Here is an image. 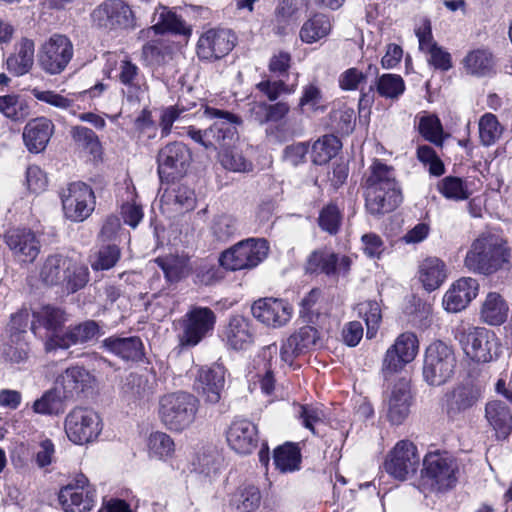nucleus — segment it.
<instances>
[{"label":"nucleus","instance_id":"2eb2a0df","mask_svg":"<svg viewBox=\"0 0 512 512\" xmlns=\"http://www.w3.org/2000/svg\"><path fill=\"white\" fill-rule=\"evenodd\" d=\"M484 387L472 380L455 385L443 398L442 408L450 419L475 407L484 397Z\"/></svg>","mask_w":512,"mask_h":512},{"label":"nucleus","instance_id":"f3484780","mask_svg":"<svg viewBox=\"0 0 512 512\" xmlns=\"http://www.w3.org/2000/svg\"><path fill=\"white\" fill-rule=\"evenodd\" d=\"M456 338L462 345L465 354L477 362H489L493 358V350L498 346L494 332L482 327L463 328Z\"/></svg>","mask_w":512,"mask_h":512},{"label":"nucleus","instance_id":"680f3d73","mask_svg":"<svg viewBox=\"0 0 512 512\" xmlns=\"http://www.w3.org/2000/svg\"><path fill=\"white\" fill-rule=\"evenodd\" d=\"M30 353L29 343L25 338L12 339L8 337L3 346L2 355L4 359L13 364H20L27 361Z\"/></svg>","mask_w":512,"mask_h":512},{"label":"nucleus","instance_id":"5701e85b","mask_svg":"<svg viewBox=\"0 0 512 512\" xmlns=\"http://www.w3.org/2000/svg\"><path fill=\"white\" fill-rule=\"evenodd\" d=\"M66 321L67 317L63 309L45 305L33 311L30 329L35 336L47 337L48 340L51 337L60 336L59 331Z\"/></svg>","mask_w":512,"mask_h":512},{"label":"nucleus","instance_id":"f8f14e48","mask_svg":"<svg viewBox=\"0 0 512 512\" xmlns=\"http://www.w3.org/2000/svg\"><path fill=\"white\" fill-rule=\"evenodd\" d=\"M103 428L99 414L93 409L75 407L65 417L64 429L70 441L83 445L94 441Z\"/></svg>","mask_w":512,"mask_h":512},{"label":"nucleus","instance_id":"09e8293b","mask_svg":"<svg viewBox=\"0 0 512 512\" xmlns=\"http://www.w3.org/2000/svg\"><path fill=\"white\" fill-rule=\"evenodd\" d=\"M260 503L261 493L254 485L239 487L230 498V506L238 512H253Z\"/></svg>","mask_w":512,"mask_h":512},{"label":"nucleus","instance_id":"dca6fc26","mask_svg":"<svg viewBox=\"0 0 512 512\" xmlns=\"http://www.w3.org/2000/svg\"><path fill=\"white\" fill-rule=\"evenodd\" d=\"M73 57V45L64 35L51 36L39 49L38 63L50 75L60 74Z\"/></svg>","mask_w":512,"mask_h":512},{"label":"nucleus","instance_id":"69168bd1","mask_svg":"<svg viewBox=\"0 0 512 512\" xmlns=\"http://www.w3.org/2000/svg\"><path fill=\"white\" fill-rule=\"evenodd\" d=\"M358 314L367 325V336L373 337L379 327L382 315L378 302L369 300L358 304Z\"/></svg>","mask_w":512,"mask_h":512},{"label":"nucleus","instance_id":"7ed1b4c3","mask_svg":"<svg viewBox=\"0 0 512 512\" xmlns=\"http://www.w3.org/2000/svg\"><path fill=\"white\" fill-rule=\"evenodd\" d=\"M402 202L401 190L395 178L394 169L379 160L370 167L365 182V206L374 216L392 212Z\"/></svg>","mask_w":512,"mask_h":512},{"label":"nucleus","instance_id":"0e129e2a","mask_svg":"<svg viewBox=\"0 0 512 512\" xmlns=\"http://www.w3.org/2000/svg\"><path fill=\"white\" fill-rule=\"evenodd\" d=\"M219 162L223 168L233 172H250L253 165L241 152L229 148L219 150Z\"/></svg>","mask_w":512,"mask_h":512},{"label":"nucleus","instance_id":"a19ab883","mask_svg":"<svg viewBox=\"0 0 512 512\" xmlns=\"http://www.w3.org/2000/svg\"><path fill=\"white\" fill-rule=\"evenodd\" d=\"M69 255L56 253L49 255L43 262L39 278L47 286H60L66 268L69 266Z\"/></svg>","mask_w":512,"mask_h":512},{"label":"nucleus","instance_id":"6e6552de","mask_svg":"<svg viewBox=\"0 0 512 512\" xmlns=\"http://www.w3.org/2000/svg\"><path fill=\"white\" fill-rule=\"evenodd\" d=\"M457 460L448 452H429L423 459L422 481L431 491H446L458 481Z\"/></svg>","mask_w":512,"mask_h":512},{"label":"nucleus","instance_id":"3c124183","mask_svg":"<svg viewBox=\"0 0 512 512\" xmlns=\"http://www.w3.org/2000/svg\"><path fill=\"white\" fill-rule=\"evenodd\" d=\"M0 112L11 121L22 122L29 116L30 109L19 95L8 94L0 96Z\"/></svg>","mask_w":512,"mask_h":512},{"label":"nucleus","instance_id":"49530a36","mask_svg":"<svg viewBox=\"0 0 512 512\" xmlns=\"http://www.w3.org/2000/svg\"><path fill=\"white\" fill-rule=\"evenodd\" d=\"M169 282H177L191 271L190 259L186 255H169L155 260Z\"/></svg>","mask_w":512,"mask_h":512},{"label":"nucleus","instance_id":"864d4df0","mask_svg":"<svg viewBox=\"0 0 512 512\" xmlns=\"http://www.w3.org/2000/svg\"><path fill=\"white\" fill-rule=\"evenodd\" d=\"M301 455L296 445L286 443L274 450V464L281 472H293L299 469Z\"/></svg>","mask_w":512,"mask_h":512},{"label":"nucleus","instance_id":"58836bf2","mask_svg":"<svg viewBox=\"0 0 512 512\" xmlns=\"http://www.w3.org/2000/svg\"><path fill=\"white\" fill-rule=\"evenodd\" d=\"M59 501L65 512H89L95 503V492L82 491L68 484L60 490Z\"/></svg>","mask_w":512,"mask_h":512},{"label":"nucleus","instance_id":"f704fd0d","mask_svg":"<svg viewBox=\"0 0 512 512\" xmlns=\"http://www.w3.org/2000/svg\"><path fill=\"white\" fill-rule=\"evenodd\" d=\"M5 239L14 255L22 262L34 261L40 252L39 241L31 230H10L6 234Z\"/></svg>","mask_w":512,"mask_h":512},{"label":"nucleus","instance_id":"393cba45","mask_svg":"<svg viewBox=\"0 0 512 512\" xmlns=\"http://www.w3.org/2000/svg\"><path fill=\"white\" fill-rule=\"evenodd\" d=\"M412 395L409 383L400 379L391 389L385 401V413L390 423L402 424L410 413Z\"/></svg>","mask_w":512,"mask_h":512},{"label":"nucleus","instance_id":"13d9d810","mask_svg":"<svg viewBox=\"0 0 512 512\" xmlns=\"http://www.w3.org/2000/svg\"><path fill=\"white\" fill-rule=\"evenodd\" d=\"M238 232L237 220L227 214L214 217L210 224V233L218 242H227Z\"/></svg>","mask_w":512,"mask_h":512},{"label":"nucleus","instance_id":"39448f33","mask_svg":"<svg viewBox=\"0 0 512 512\" xmlns=\"http://www.w3.org/2000/svg\"><path fill=\"white\" fill-rule=\"evenodd\" d=\"M296 84H288L282 78L273 79L265 76L255 85V89L264 100L255 101L250 104L249 117L259 125L277 123L282 121L290 111V105L286 101H277L284 95H292L296 91Z\"/></svg>","mask_w":512,"mask_h":512},{"label":"nucleus","instance_id":"72a5a7b5","mask_svg":"<svg viewBox=\"0 0 512 512\" xmlns=\"http://www.w3.org/2000/svg\"><path fill=\"white\" fill-rule=\"evenodd\" d=\"M484 418L494 431L497 440H506L512 432V412L501 400H490L485 404Z\"/></svg>","mask_w":512,"mask_h":512},{"label":"nucleus","instance_id":"6e6d98bb","mask_svg":"<svg viewBox=\"0 0 512 512\" xmlns=\"http://www.w3.org/2000/svg\"><path fill=\"white\" fill-rule=\"evenodd\" d=\"M303 0H280L275 9V27L276 34H283L286 26L296 18Z\"/></svg>","mask_w":512,"mask_h":512},{"label":"nucleus","instance_id":"9b49d317","mask_svg":"<svg viewBox=\"0 0 512 512\" xmlns=\"http://www.w3.org/2000/svg\"><path fill=\"white\" fill-rule=\"evenodd\" d=\"M94 27L104 32L134 29L135 15L131 7L122 0H106L91 13Z\"/></svg>","mask_w":512,"mask_h":512},{"label":"nucleus","instance_id":"de8ad7c7","mask_svg":"<svg viewBox=\"0 0 512 512\" xmlns=\"http://www.w3.org/2000/svg\"><path fill=\"white\" fill-rule=\"evenodd\" d=\"M331 30V22L327 15L314 14L300 29V38L303 42L312 44L326 37Z\"/></svg>","mask_w":512,"mask_h":512},{"label":"nucleus","instance_id":"412c9836","mask_svg":"<svg viewBox=\"0 0 512 512\" xmlns=\"http://www.w3.org/2000/svg\"><path fill=\"white\" fill-rule=\"evenodd\" d=\"M418 352V340L415 334L405 332L400 334L395 343L388 348L383 359L382 370L385 375L401 370L414 360Z\"/></svg>","mask_w":512,"mask_h":512},{"label":"nucleus","instance_id":"c9c22d12","mask_svg":"<svg viewBox=\"0 0 512 512\" xmlns=\"http://www.w3.org/2000/svg\"><path fill=\"white\" fill-rule=\"evenodd\" d=\"M53 132L52 121L45 117H38L25 125L22 137L25 146L31 153H40L46 148Z\"/></svg>","mask_w":512,"mask_h":512},{"label":"nucleus","instance_id":"a878e982","mask_svg":"<svg viewBox=\"0 0 512 512\" xmlns=\"http://www.w3.org/2000/svg\"><path fill=\"white\" fill-rule=\"evenodd\" d=\"M100 332L98 324L88 320L69 328L61 336H54L45 341L46 352L68 349L73 345L84 344L95 338Z\"/></svg>","mask_w":512,"mask_h":512},{"label":"nucleus","instance_id":"7c9ffc66","mask_svg":"<svg viewBox=\"0 0 512 512\" xmlns=\"http://www.w3.org/2000/svg\"><path fill=\"white\" fill-rule=\"evenodd\" d=\"M101 348L124 361H139L144 355V346L138 336L112 335L102 340Z\"/></svg>","mask_w":512,"mask_h":512},{"label":"nucleus","instance_id":"79ce46f5","mask_svg":"<svg viewBox=\"0 0 512 512\" xmlns=\"http://www.w3.org/2000/svg\"><path fill=\"white\" fill-rule=\"evenodd\" d=\"M463 66L467 74L476 77H487L495 73L493 55L486 49L469 52L463 59Z\"/></svg>","mask_w":512,"mask_h":512},{"label":"nucleus","instance_id":"b1692460","mask_svg":"<svg viewBox=\"0 0 512 512\" xmlns=\"http://www.w3.org/2000/svg\"><path fill=\"white\" fill-rule=\"evenodd\" d=\"M118 79L122 84V94L131 105L138 104L147 91L144 75L139 67L129 59H123L118 67Z\"/></svg>","mask_w":512,"mask_h":512},{"label":"nucleus","instance_id":"1a4fd4ad","mask_svg":"<svg viewBox=\"0 0 512 512\" xmlns=\"http://www.w3.org/2000/svg\"><path fill=\"white\" fill-rule=\"evenodd\" d=\"M269 244L265 239L248 238L221 253L220 265L230 271L252 269L268 255Z\"/></svg>","mask_w":512,"mask_h":512},{"label":"nucleus","instance_id":"c756f323","mask_svg":"<svg viewBox=\"0 0 512 512\" xmlns=\"http://www.w3.org/2000/svg\"><path fill=\"white\" fill-rule=\"evenodd\" d=\"M416 36L419 49L428 55L427 61L431 66L441 71H448L452 67L450 53L438 46L433 40L429 21H425L421 27L416 29Z\"/></svg>","mask_w":512,"mask_h":512},{"label":"nucleus","instance_id":"052dcab7","mask_svg":"<svg viewBox=\"0 0 512 512\" xmlns=\"http://www.w3.org/2000/svg\"><path fill=\"white\" fill-rule=\"evenodd\" d=\"M31 93L38 101L62 110L71 109L77 100L76 93H69L68 96H64L52 90H40L39 88H33Z\"/></svg>","mask_w":512,"mask_h":512},{"label":"nucleus","instance_id":"aec40b11","mask_svg":"<svg viewBox=\"0 0 512 512\" xmlns=\"http://www.w3.org/2000/svg\"><path fill=\"white\" fill-rule=\"evenodd\" d=\"M236 36L228 29H210L197 43V55L202 60L215 61L226 56L235 46Z\"/></svg>","mask_w":512,"mask_h":512},{"label":"nucleus","instance_id":"4468645a","mask_svg":"<svg viewBox=\"0 0 512 512\" xmlns=\"http://www.w3.org/2000/svg\"><path fill=\"white\" fill-rule=\"evenodd\" d=\"M419 464L420 456L415 444L400 440L387 454L383 467L391 477L404 481L417 472Z\"/></svg>","mask_w":512,"mask_h":512},{"label":"nucleus","instance_id":"603ef678","mask_svg":"<svg viewBox=\"0 0 512 512\" xmlns=\"http://www.w3.org/2000/svg\"><path fill=\"white\" fill-rule=\"evenodd\" d=\"M156 34H164L165 32H172L175 34H190V28L186 27L185 23L166 7H161L158 10L157 22L152 26Z\"/></svg>","mask_w":512,"mask_h":512},{"label":"nucleus","instance_id":"c03bdc74","mask_svg":"<svg viewBox=\"0 0 512 512\" xmlns=\"http://www.w3.org/2000/svg\"><path fill=\"white\" fill-rule=\"evenodd\" d=\"M69 267L66 268L60 287L68 294L76 293L83 289L90 279V273L87 265L75 257H70Z\"/></svg>","mask_w":512,"mask_h":512},{"label":"nucleus","instance_id":"a18cd8bd","mask_svg":"<svg viewBox=\"0 0 512 512\" xmlns=\"http://www.w3.org/2000/svg\"><path fill=\"white\" fill-rule=\"evenodd\" d=\"M154 380L155 377L147 371L144 373L132 372L125 378L122 391L131 399L147 397L153 392Z\"/></svg>","mask_w":512,"mask_h":512},{"label":"nucleus","instance_id":"473e14b6","mask_svg":"<svg viewBox=\"0 0 512 512\" xmlns=\"http://www.w3.org/2000/svg\"><path fill=\"white\" fill-rule=\"evenodd\" d=\"M318 332L311 326H303L282 342L280 359L292 365L294 359L316 343Z\"/></svg>","mask_w":512,"mask_h":512},{"label":"nucleus","instance_id":"bf43d9fd","mask_svg":"<svg viewBox=\"0 0 512 512\" xmlns=\"http://www.w3.org/2000/svg\"><path fill=\"white\" fill-rule=\"evenodd\" d=\"M438 191L449 200L462 201L470 196L466 183L459 177L447 176L437 185Z\"/></svg>","mask_w":512,"mask_h":512},{"label":"nucleus","instance_id":"c85d7f7f","mask_svg":"<svg viewBox=\"0 0 512 512\" xmlns=\"http://www.w3.org/2000/svg\"><path fill=\"white\" fill-rule=\"evenodd\" d=\"M479 284L476 279L464 277L452 284L443 297V306L446 311L457 313L465 309L477 296Z\"/></svg>","mask_w":512,"mask_h":512},{"label":"nucleus","instance_id":"423d86ee","mask_svg":"<svg viewBox=\"0 0 512 512\" xmlns=\"http://www.w3.org/2000/svg\"><path fill=\"white\" fill-rule=\"evenodd\" d=\"M199 409V400L187 392L164 395L159 400L158 414L169 430L181 432L190 427Z\"/></svg>","mask_w":512,"mask_h":512},{"label":"nucleus","instance_id":"ddd939ff","mask_svg":"<svg viewBox=\"0 0 512 512\" xmlns=\"http://www.w3.org/2000/svg\"><path fill=\"white\" fill-rule=\"evenodd\" d=\"M62 209L67 219L82 222L95 208V195L92 188L84 182L69 183L59 193Z\"/></svg>","mask_w":512,"mask_h":512},{"label":"nucleus","instance_id":"9d476101","mask_svg":"<svg viewBox=\"0 0 512 512\" xmlns=\"http://www.w3.org/2000/svg\"><path fill=\"white\" fill-rule=\"evenodd\" d=\"M455 366L456 358L450 346L442 341H435L427 347L423 377L429 385L445 384L452 377Z\"/></svg>","mask_w":512,"mask_h":512},{"label":"nucleus","instance_id":"ea45409f","mask_svg":"<svg viewBox=\"0 0 512 512\" xmlns=\"http://www.w3.org/2000/svg\"><path fill=\"white\" fill-rule=\"evenodd\" d=\"M419 280L425 290L431 292L438 289L447 278L445 263L437 257H427L419 265Z\"/></svg>","mask_w":512,"mask_h":512},{"label":"nucleus","instance_id":"37998d69","mask_svg":"<svg viewBox=\"0 0 512 512\" xmlns=\"http://www.w3.org/2000/svg\"><path fill=\"white\" fill-rule=\"evenodd\" d=\"M509 306L504 298L496 292L487 294L480 311L483 322L489 325H501L508 317Z\"/></svg>","mask_w":512,"mask_h":512},{"label":"nucleus","instance_id":"cd10ccee","mask_svg":"<svg viewBox=\"0 0 512 512\" xmlns=\"http://www.w3.org/2000/svg\"><path fill=\"white\" fill-rule=\"evenodd\" d=\"M195 385L197 390L205 396L207 402L217 403L225 385L224 366L214 363L211 366L201 367Z\"/></svg>","mask_w":512,"mask_h":512},{"label":"nucleus","instance_id":"4be33fe9","mask_svg":"<svg viewBox=\"0 0 512 512\" xmlns=\"http://www.w3.org/2000/svg\"><path fill=\"white\" fill-rule=\"evenodd\" d=\"M292 311V306L288 302L272 297L259 299L251 307L256 320L273 328L286 325L292 317Z\"/></svg>","mask_w":512,"mask_h":512},{"label":"nucleus","instance_id":"20e7f679","mask_svg":"<svg viewBox=\"0 0 512 512\" xmlns=\"http://www.w3.org/2000/svg\"><path fill=\"white\" fill-rule=\"evenodd\" d=\"M465 265L474 272L491 275L511 269V250L498 234L483 233L475 239L466 254Z\"/></svg>","mask_w":512,"mask_h":512},{"label":"nucleus","instance_id":"a211bd4d","mask_svg":"<svg viewBox=\"0 0 512 512\" xmlns=\"http://www.w3.org/2000/svg\"><path fill=\"white\" fill-rule=\"evenodd\" d=\"M191 159L189 148L182 142H171L165 145L157 155L158 174L161 181L170 182L183 176Z\"/></svg>","mask_w":512,"mask_h":512},{"label":"nucleus","instance_id":"4d7b16f0","mask_svg":"<svg viewBox=\"0 0 512 512\" xmlns=\"http://www.w3.org/2000/svg\"><path fill=\"white\" fill-rule=\"evenodd\" d=\"M121 250L116 244L102 245L93 256H91V268L94 271H105L113 268L120 260Z\"/></svg>","mask_w":512,"mask_h":512},{"label":"nucleus","instance_id":"f03ea898","mask_svg":"<svg viewBox=\"0 0 512 512\" xmlns=\"http://www.w3.org/2000/svg\"><path fill=\"white\" fill-rule=\"evenodd\" d=\"M204 115L213 120L209 128L201 130L195 126L180 128L176 125V133L187 135L207 150L230 148L237 139V126L242 123L241 119L231 112L209 106L205 108Z\"/></svg>","mask_w":512,"mask_h":512},{"label":"nucleus","instance_id":"f257e3e1","mask_svg":"<svg viewBox=\"0 0 512 512\" xmlns=\"http://www.w3.org/2000/svg\"><path fill=\"white\" fill-rule=\"evenodd\" d=\"M90 373L80 366H71L58 374L52 388L33 403L32 409L41 415H58L67 405L78 399L90 385Z\"/></svg>","mask_w":512,"mask_h":512},{"label":"nucleus","instance_id":"6ab92c4d","mask_svg":"<svg viewBox=\"0 0 512 512\" xmlns=\"http://www.w3.org/2000/svg\"><path fill=\"white\" fill-rule=\"evenodd\" d=\"M351 258L327 249L313 251L306 263L308 273L324 274L330 278L346 277L351 268Z\"/></svg>","mask_w":512,"mask_h":512},{"label":"nucleus","instance_id":"8fccbe9b","mask_svg":"<svg viewBox=\"0 0 512 512\" xmlns=\"http://www.w3.org/2000/svg\"><path fill=\"white\" fill-rule=\"evenodd\" d=\"M340 140L334 135H324L312 146L311 158L314 164L324 165L335 157L341 149Z\"/></svg>","mask_w":512,"mask_h":512},{"label":"nucleus","instance_id":"bb28decb","mask_svg":"<svg viewBox=\"0 0 512 512\" xmlns=\"http://www.w3.org/2000/svg\"><path fill=\"white\" fill-rule=\"evenodd\" d=\"M229 446L239 454H250L258 444L256 425L247 419L234 420L226 433Z\"/></svg>","mask_w":512,"mask_h":512},{"label":"nucleus","instance_id":"e433bc0d","mask_svg":"<svg viewBox=\"0 0 512 512\" xmlns=\"http://www.w3.org/2000/svg\"><path fill=\"white\" fill-rule=\"evenodd\" d=\"M254 340L250 322L240 315L232 316L223 331V341L233 350H245Z\"/></svg>","mask_w":512,"mask_h":512},{"label":"nucleus","instance_id":"5fc2aeb1","mask_svg":"<svg viewBox=\"0 0 512 512\" xmlns=\"http://www.w3.org/2000/svg\"><path fill=\"white\" fill-rule=\"evenodd\" d=\"M479 138L483 146L494 145L502 136L504 128L492 113H485L478 123Z\"/></svg>","mask_w":512,"mask_h":512},{"label":"nucleus","instance_id":"338daca9","mask_svg":"<svg viewBox=\"0 0 512 512\" xmlns=\"http://www.w3.org/2000/svg\"><path fill=\"white\" fill-rule=\"evenodd\" d=\"M150 454L162 459L173 454L175 445L173 439L164 432L152 433L148 439Z\"/></svg>","mask_w":512,"mask_h":512},{"label":"nucleus","instance_id":"2f4dec72","mask_svg":"<svg viewBox=\"0 0 512 512\" xmlns=\"http://www.w3.org/2000/svg\"><path fill=\"white\" fill-rule=\"evenodd\" d=\"M318 332L311 326H303L282 342L280 359L292 365L294 359L316 343Z\"/></svg>","mask_w":512,"mask_h":512},{"label":"nucleus","instance_id":"e2e57ef3","mask_svg":"<svg viewBox=\"0 0 512 512\" xmlns=\"http://www.w3.org/2000/svg\"><path fill=\"white\" fill-rule=\"evenodd\" d=\"M405 91L403 78L397 74H383L377 80V92L380 96L398 99Z\"/></svg>","mask_w":512,"mask_h":512},{"label":"nucleus","instance_id":"774afa93","mask_svg":"<svg viewBox=\"0 0 512 512\" xmlns=\"http://www.w3.org/2000/svg\"><path fill=\"white\" fill-rule=\"evenodd\" d=\"M187 109L180 104L165 107L160 112L159 126L161 136L167 137L172 132L173 124L186 117Z\"/></svg>","mask_w":512,"mask_h":512},{"label":"nucleus","instance_id":"0eeeda50","mask_svg":"<svg viewBox=\"0 0 512 512\" xmlns=\"http://www.w3.org/2000/svg\"><path fill=\"white\" fill-rule=\"evenodd\" d=\"M216 314L209 307L193 306L176 322L178 345L181 349L197 346L215 328Z\"/></svg>","mask_w":512,"mask_h":512},{"label":"nucleus","instance_id":"4c0bfd02","mask_svg":"<svg viewBox=\"0 0 512 512\" xmlns=\"http://www.w3.org/2000/svg\"><path fill=\"white\" fill-rule=\"evenodd\" d=\"M35 45L31 39L22 38L15 45V52L6 60L7 70L14 76L27 74L34 64Z\"/></svg>","mask_w":512,"mask_h":512}]
</instances>
